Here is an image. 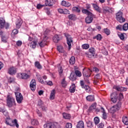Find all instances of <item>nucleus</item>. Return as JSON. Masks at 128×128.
<instances>
[{
	"instance_id": "46",
	"label": "nucleus",
	"mask_w": 128,
	"mask_h": 128,
	"mask_svg": "<svg viewBox=\"0 0 128 128\" xmlns=\"http://www.w3.org/2000/svg\"><path fill=\"white\" fill-rule=\"evenodd\" d=\"M116 30H120L122 32V25L119 24L116 27Z\"/></svg>"
},
{
	"instance_id": "24",
	"label": "nucleus",
	"mask_w": 128,
	"mask_h": 128,
	"mask_svg": "<svg viewBox=\"0 0 128 128\" xmlns=\"http://www.w3.org/2000/svg\"><path fill=\"white\" fill-rule=\"evenodd\" d=\"M70 92L71 93H74V92H76V84H72V86H70Z\"/></svg>"
},
{
	"instance_id": "10",
	"label": "nucleus",
	"mask_w": 128,
	"mask_h": 128,
	"mask_svg": "<svg viewBox=\"0 0 128 128\" xmlns=\"http://www.w3.org/2000/svg\"><path fill=\"white\" fill-rule=\"evenodd\" d=\"M8 74L10 76H14L16 74V67L11 66L8 69Z\"/></svg>"
},
{
	"instance_id": "61",
	"label": "nucleus",
	"mask_w": 128,
	"mask_h": 128,
	"mask_svg": "<svg viewBox=\"0 0 128 128\" xmlns=\"http://www.w3.org/2000/svg\"><path fill=\"white\" fill-rule=\"evenodd\" d=\"M22 44V42L21 40H18L16 42V46H20Z\"/></svg>"
},
{
	"instance_id": "49",
	"label": "nucleus",
	"mask_w": 128,
	"mask_h": 128,
	"mask_svg": "<svg viewBox=\"0 0 128 128\" xmlns=\"http://www.w3.org/2000/svg\"><path fill=\"white\" fill-rule=\"evenodd\" d=\"M84 88L87 92H90V88L88 86L85 85Z\"/></svg>"
},
{
	"instance_id": "7",
	"label": "nucleus",
	"mask_w": 128,
	"mask_h": 128,
	"mask_svg": "<svg viewBox=\"0 0 128 128\" xmlns=\"http://www.w3.org/2000/svg\"><path fill=\"white\" fill-rule=\"evenodd\" d=\"M92 71L90 68H84L83 69V76L85 78H90V75L92 74Z\"/></svg>"
},
{
	"instance_id": "37",
	"label": "nucleus",
	"mask_w": 128,
	"mask_h": 128,
	"mask_svg": "<svg viewBox=\"0 0 128 128\" xmlns=\"http://www.w3.org/2000/svg\"><path fill=\"white\" fill-rule=\"evenodd\" d=\"M45 4L46 6H52V2H50V0H46L45 1Z\"/></svg>"
},
{
	"instance_id": "3",
	"label": "nucleus",
	"mask_w": 128,
	"mask_h": 128,
	"mask_svg": "<svg viewBox=\"0 0 128 128\" xmlns=\"http://www.w3.org/2000/svg\"><path fill=\"white\" fill-rule=\"evenodd\" d=\"M6 104L8 108H12L14 106H16L14 98L10 96H8L7 97Z\"/></svg>"
},
{
	"instance_id": "16",
	"label": "nucleus",
	"mask_w": 128,
	"mask_h": 128,
	"mask_svg": "<svg viewBox=\"0 0 128 128\" xmlns=\"http://www.w3.org/2000/svg\"><path fill=\"white\" fill-rule=\"evenodd\" d=\"M16 24V28H20V26H22V20L20 18L18 19Z\"/></svg>"
},
{
	"instance_id": "59",
	"label": "nucleus",
	"mask_w": 128,
	"mask_h": 128,
	"mask_svg": "<svg viewBox=\"0 0 128 128\" xmlns=\"http://www.w3.org/2000/svg\"><path fill=\"white\" fill-rule=\"evenodd\" d=\"M6 110V107H0V112L3 114Z\"/></svg>"
},
{
	"instance_id": "34",
	"label": "nucleus",
	"mask_w": 128,
	"mask_h": 128,
	"mask_svg": "<svg viewBox=\"0 0 128 128\" xmlns=\"http://www.w3.org/2000/svg\"><path fill=\"white\" fill-rule=\"evenodd\" d=\"M37 44H38V38H35L34 40H33L32 48H36Z\"/></svg>"
},
{
	"instance_id": "15",
	"label": "nucleus",
	"mask_w": 128,
	"mask_h": 128,
	"mask_svg": "<svg viewBox=\"0 0 128 128\" xmlns=\"http://www.w3.org/2000/svg\"><path fill=\"white\" fill-rule=\"evenodd\" d=\"M100 110H101L102 112V118L103 120H106V118H108V115H106V110H104V108L102 107L100 108Z\"/></svg>"
},
{
	"instance_id": "27",
	"label": "nucleus",
	"mask_w": 128,
	"mask_h": 128,
	"mask_svg": "<svg viewBox=\"0 0 128 128\" xmlns=\"http://www.w3.org/2000/svg\"><path fill=\"white\" fill-rule=\"evenodd\" d=\"M61 84L63 88H66V86H68V82L66 81V78H64L63 80H62L61 82Z\"/></svg>"
},
{
	"instance_id": "43",
	"label": "nucleus",
	"mask_w": 128,
	"mask_h": 128,
	"mask_svg": "<svg viewBox=\"0 0 128 128\" xmlns=\"http://www.w3.org/2000/svg\"><path fill=\"white\" fill-rule=\"evenodd\" d=\"M94 122L96 125L100 124V118H98V117H95L94 118Z\"/></svg>"
},
{
	"instance_id": "55",
	"label": "nucleus",
	"mask_w": 128,
	"mask_h": 128,
	"mask_svg": "<svg viewBox=\"0 0 128 128\" xmlns=\"http://www.w3.org/2000/svg\"><path fill=\"white\" fill-rule=\"evenodd\" d=\"M72 128V124L71 123H67L65 128Z\"/></svg>"
},
{
	"instance_id": "6",
	"label": "nucleus",
	"mask_w": 128,
	"mask_h": 128,
	"mask_svg": "<svg viewBox=\"0 0 128 128\" xmlns=\"http://www.w3.org/2000/svg\"><path fill=\"white\" fill-rule=\"evenodd\" d=\"M64 36L66 38L67 40V44L68 46V50H70L72 48V44L74 42V41L72 40V38L70 36V35L68 33H65Z\"/></svg>"
},
{
	"instance_id": "52",
	"label": "nucleus",
	"mask_w": 128,
	"mask_h": 128,
	"mask_svg": "<svg viewBox=\"0 0 128 128\" xmlns=\"http://www.w3.org/2000/svg\"><path fill=\"white\" fill-rule=\"evenodd\" d=\"M38 106H44V102H42V100H38Z\"/></svg>"
},
{
	"instance_id": "64",
	"label": "nucleus",
	"mask_w": 128,
	"mask_h": 128,
	"mask_svg": "<svg viewBox=\"0 0 128 128\" xmlns=\"http://www.w3.org/2000/svg\"><path fill=\"white\" fill-rule=\"evenodd\" d=\"M104 128V124L100 123L98 126V128Z\"/></svg>"
},
{
	"instance_id": "44",
	"label": "nucleus",
	"mask_w": 128,
	"mask_h": 128,
	"mask_svg": "<svg viewBox=\"0 0 128 128\" xmlns=\"http://www.w3.org/2000/svg\"><path fill=\"white\" fill-rule=\"evenodd\" d=\"M75 74L76 76H78V78H80V76H82V72L78 70H76L75 71Z\"/></svg>"
},
{
	"instance_id": "28",
	"label": "nucleus",
	"mask_w": 128,
	"mask_h": 128,
	"mask_svg": "<svg viewBox=\"0 0 128 128\" xmlns=\"http://www.w3.org/2000/svg\"><path fill=\"white\" fill-rule=\"evenodd\" d=\"M122 122L124 123V124L128 126V118L126 116H124L122 117Z\"/></svg>"
},
{
	"instance_id": "41",
	"label": "nucleus",
	"mask_w": 128,
	"mask_h": 128,
	"mask_svg": "<svg viewBox=\"0 0 128 128\" xmlns=\"http://www.w3.org/2000/svg\"><path fill=\"white\" fill-rule=\"evenodd\" d=\"M128 30V24L125 23L124 26H122V30L126 31Z\"/></svg>"
},
{
	"instance_id": "26",
	"label": "nucleus",
	"mask_w": 128,
	"mask_h": 128,
	"mask_svg": "<svg viewBox=\"0 0 128 128\" xmlns=\"http://www.w3.org/2000/svg\"><path fill=\"white\" fill-rule=\"evenodd\" d=\"M69 20H76V16L74 14H70L68 16Z\"/></svg>"
},
{
	"instance_id": "12",
	"label": "nucleus",
	"mask_w": 128,
	"mask_h": 128,
	"mask_svg": "<svg viewBox=\"0 0 128 128\" xmlns=\"http://www.w3.org/2000/svg\"><path fill=\"white\" fill-rule=\"evenodd\" d=\"M114 88L118 92H126V90H128V88L120 86H114Z\"/></svg>"
},
{
	"instance_id": "35",
	"label": "nucleus",
	"mask_w": 128,
	"mask_h": 128,
	"mask_svg": "<svg viewBox=\"0 0 128 128\" xmlns=\"http://www.w3.org/2000/svg\"><path fill=\"white\" fill-rule=\"evenodd\" d=\"M28 42H29L28 46H30V48H32V38L30 37V36L28 37Z\"/></svg>"
},
{
	"instance_id": "32",
	"label": "nucleus",
	"mask_w": 128,
	"mask_h": 128,
	"mask_svg": "<svg viewBox=\"0 0 128 128\" xmlns=\"http://www.w3.org/2000/svg\"><path fill=\"white\" fill-rule=\"evenodd\" d=\"M69 62L70 64H74L76 63V58H74V56H72L70 58L69 60Z\"/></svg>"
},
{
	"instance_id": "29",
	"label": "nucleus",
	"mask_w": 128,
	"mask_h": 128,
	"mask_svg": "<svg viewBox=\"0 0 128 128\" xmlns=\"http://www.w3.org/2000/svg\"><path fill=\"white\" fill-rule=\"evenodd\" d=\"M64 118H65L66 120H70V115L66 113H63L62 114Z\"/></svg>"
},
{
	"instance_id": "4",
	"label": "nucleus",
	"mask_w": 128,
	"mask_h": 128,
	"mask_svg": "<svg viewBox=\"0 0 128 128\" xmlns=\"http://www.w3.org/2000/svg\"><path fill=\"white\" fill-rule=\"evenodd\" d=\"M122 108V102H118L117 104L114 105L112 107L110 110L109 112L110 114H114L116 112H118V110H120V109Z\"/></svg>"
},
{
	"instance_id": "21",
	"label": "nucleus",
	"mask_w": 128,
	"mask_h": 128,
	"mask_svg": "<svg viewBox=\"0 0 128 128\" xmlns=\"http://www.w3.org/2000/svg\"><path fill=\"white\" fill-rule=\"evenodd\" d=\"M86 100H87L88 102H94V96L89 95L86 97Z\"/></svg>"
},
{
	"instance_id": "54",
	"label": "nucleus",
	"mask_w": 128,
	"mask_h": 128,
	"mask_svg": "<svg viewBox=\"0 0 128 128\" xmlns=\"http://www.w3.org/2000/svg\"><path fill=\"white\" fill-rule=\"evenodd\" d=\"M96 38L97 40H102V38L100 34H98Z\"/></svg>"
},
{
	"instance_id": "9",
	"label": "nucleus",
	"mask_w": 128,
	"mask_h": 128,
	"mask_svg": "<svg viewBox=\"0 0 128 128\" xmlns=\"http://www.w3.org/2000/svg\"><path fill=\"white\" fill-rule=\"evenodd\" d=\"M58 123L56 122H49L44 124V128H56Z\"/></svg>"
},
{
	"instance_id": "40",
	"label": "nucleus",
	"mask_w": 128,
	"mask_h": 128,
	"mask_svg": "<svg viewBox=\"0 0 128 128\" xmlns=\"http://www.w3.org/2000/svg\"><path fill=\"white\" fill-rule=\"evenodd\" d=\"M36 80H32V90H36Z\"/></svg>"
},
{
	"instance_id": "30",
	"label": "nucleus",
	"mask_w": 128,
	"mask_h": 128,
	"mask_svg": "<svg viewBox=\"0 0 128 128\" xmlns=\"http://www.w3.org/2000/svg\"><path fill=\"white\" fill-rule=\"evenodd\" d=\"M59 40H60V39L58 35L56 34L53 37V42H58Z\"/></svg>"
},
{
	"instance_id": "17",
	"label": "nucleus",
	"mask_w": 128,
	"mask_h": 128,
	"mask_svg": "<svg viewBox=\"0 0 128 128\" xmlns=\"http://www.w3.org/2000/svg\"><path fill=\"white\" fill-rule=\"evenodd\" d=\"M76 128H84V121H79L76 125Z\"/></svg>"
},
{
	"instance_id": "58",
	"label": "nucleus",
	"mask_w": 128,
	"mask_h": 128,
	"mask_svg": "<svg viewBox=\"0 0 128 128\" xmlns=\"http://www.w3.org/2000/svg\"><path fill=\"white\" fill-rule=\"evenodd\" d=\"M32 122L34 126H38V122L36 120H33Z\"/></svg>"
},
{
	"instance_id": "18",
	"label": "nucleus",
	"mask_w": 128,
	"mask_h": 128,
	"mask_svg": "<svg viewBox=\"0 0 128 128\" xmlns=\"http://www.w3.org/2000/svg\"><path fill=\"white\" fill-rule=\"evenodd\" d=\"M4 24H6V20L4 18H0V28L2 29L4 28Z\"/></svg>"
},
{
	"instance_id": "50",
	"label": "nucleus",
	"mask_w": 128,
	"mask_h": 128,
	"mask_svg": "<svg viewBox=\"0 0 128 128\" xmlns=\"http://www.w3.org/2000/svg\"><path fill=\"white\" fill-rule=\"evenodd\" d=\"M104 32H105L107 36H110V31L108 28L104 29Z\"/></svg>"
},
{
	"instance_id": "13",
	"label": "nucleus",
	"mask_w": 128,
	"mask_h": 128,
	"mask_svg": "<svg viewBox=\"0 0 128 128\" xmlns=\"http://www.w3.org/2000/svg\"><path fill=\"white\" fill-rule=\"evenodd\" d=\"M94 14H93L92 16H88L86 18V22L87 24H92V20H94Z\"/></svg>"
},
{
	"instance_id": "8",
	"label": "nucleus",
	"mask_w": 128,
	"mask_h": 128,
	"mask_svg": "<svg viewBox=\"0 0 128 128\" xmlns=\"http://www.w3.org/2000/svg\"><path fill=\"white\" fill-rule=\"evenodd\" d=\"M17 78L21 80H28L30 78V75L26 73H18L17 74Z\"/></svg>"
},
{
	"instance_id": "1",
	"label": "nucleus",
	"mask_w": 128,
	"mask_h": 128,
	"mask_svg": "<svg viewBox=\"0 0 128 128\" xmlns=\"http://www.w3.org/2000/svg\"><path fill=\"white\" fill-rule=\"evenodd\" d=\"M14 94L16 97V100L18 104H22V102L24 100V97H22V95L20 92V87L15 86L14 88Z\"/></svg>"
},
{
	"instance_id": "57",
	"label": "nucleus",
	"mask_w": 128,
	"mask_h": 128,
	"mask_svg": "<svg viewBox=\"0 0 128 128\" xmlns=\"http://www.w3.org/2000/svg\"><path fill=\"white\" fill-rule=\"evenodd\" d=\"M118 36L122 40H124V35L120 33V34H119Z\"/></svg>"
},
{
	"instance_id": "20",
	"label": "nucleus",
	"mask_w": 128,
	"mask_h": 128,
	"mask_svg": "<svg viewBox=\"0 0 128 128\" xmlns=\"http://www.w3.org/2000/svg\"><path fill=\"white\" fill-rule=\"evenodd\" d=\"M62 6H66L67 8H69L70 6H72L70 3L68 2H66L64 0H63L61 2Z\"/></svg>"
},
{
	"instance_id": "48",
	"label": "nucleus",
	"mask_w": 128,
	"mask_h": 128,
	"mask_svg": "<svg viewBox=\"0 0 128 128\" xmlns=\"http://www.w3.org/2000/svg\"><path fill=\"white\" fill-rule=\"evenodd\" d=\"M90 52L91 54H96V50H94V48H91L89 49V52Z\"/></svg>"
},
{
	"instance_id": "22",
	"label": "nucleus",
	"mask_w": 128,
	"mask_h": 128,
	"mask_svg": "<svg viewBox=\"0 0 128 128\" xmlns=\"http://www.w3.org/2000/svg\"><path fill=\"white\" fill-rule=\"evenodd\" d=\"M82 12L83 14H87V16H94V14H92V12H90V11H88V10L86 9L82 10Z\"/></svg>"
},
{
	"instance_id": "62",
	"label": "nucleus",
	"mask_w": 128,
	"mask_h": 128,
	"mask_svg": "<svg viewBox=\"0 0 128 128\" xmlns=\"http://www.w3.org/2000/svg\"><path fill=\"white\" fill-rule=\"evenodd\" d=\"M99 82H100V80H96V79H94V84H95L96 86H98V84Z\"/></svg>"
},
{
	"instance_id": "2",
	"label": "nucleus",
	"mask_w": 128,
	"mask_h": 128,
	"mask_svg": "<svg viewBox=\"0 0 128 128\" xmlns=\"http://www.w3.org/2000/svg\"><path fill=\"white\" fill-rule=\"evenodd\" d=\"M6 124L8 126H16L17 128H19V125L18 123V120L16 119L12 120H10V118L7 117L6 120Z\"/></svg>"
},
{
	"instance_id": "11",
	"label": "nucleus",
	"mask_w": 128,
	"mask_h": 128,
	"mask_svg": "<svg viewBox=\"0 0 128 128\" xmlns=\"http://www.w3.org/2000/svg\"><path fill=\"white\" fill-rule=\"evenodd\" d=\"M111 101L114 104H116L118 102V94L116 92H113L111 94L110 96Z\"/></svg>"
},
{
	"instance_id": "31",
	"label": "nucleus",
	"mask_w": 128,
	"mask_h": 128,
	"mask_svg": "<svg viewBox=\"0 0 128 128\" xmlns=\"http://www.w3.org/2000/svg\"><path fill=\"white\" fill-rule=\"evenodd\" d=\"M46 44H48V42H46L44 40L39 43V45L40 48H44L45 46H46Z\"/></svg>"
},
{
	"instance_id": "42",
	"label": "nucleus",
	"mask_w": 128,
	"mask_h": 128,
	"mask_svg": "<svg viewBox=\"0 0 128 128\" xmlns=\"http://www.w3.org/2000/svg\"><path fill=\"white\" fill-rule=\"evenodd\" d=\"M38 80H39L40 84H46V82H44L42 78L38 77Z\"/></svg>"
},
{
	"instance_id": "25",
	"label": "nucleus",
	"mask_w": 128,
	"mask_h": 128,
	"mask_svg": "<svg viewBox=\"0 0 128 128\" xmlns=\"http://www.w3.org/2000/svg\"><path fill=\"white\" fill-rule=\"evenodd\" d=\"M56 96V90H54L51 92L50 95V100H54V97Z\"/></svg>"
},
{
	"instance_id": "63",
	"label": "nucleus",
	"mask_w": 128,
	"mask_h": 128,
	"mask_svg": "<svg viewBox=\"0 0 128 128\" xmlns=\"http://www.w3.org/2000/svg\"><path fill=\"white\" fill-rule=\"evenodd\" d=\"M4 28H6V30H8L10 28V24L6 23L4 25Z\"/></svg>"
},
{
	"instance_id": "36",
	"label": "nucleus",
	"mask_w": 128,
	"mask_h": 128,
	"mask_svg": "<svg viewBox=\"0 0 128 128\" xmlns=\"http://www.w3.org/2000/svg\"><path fill=\"white\" fill-rule=\"evenodd\" d=\"M57 50L59 52H64V50L62 46H57Z\"/></svg>"
},
{
	"instance_id": "53",
	"label": "nucleus",
	"mask_w": 128,
	"mask_h": 128,
	"mask_svg": "<svg viewBox=\"0 0 128 128\" xmlns=\"http://www.w3.org/2000/svg\"><path fill=\"white\" fill-rule=\"evenodd\" d=\"M70 11L67 9H64L63 14H70Z\"/></svg>"
},
{
	"instance_id": "19",
	"label": "nucleus",
	"mask_w": 128,
	"mask_h": 128,
	"mask_svg": "<svg viewBox=\"0 0 128 128\" xmlns=\"http://www.w3.org/2000/svg\"><path fill=\"white\" fill-rule=\"evenodd\" d=\"M85 56H86V58H94V54H93L92 53H90V52H87L85 53Z\"/></svg>"
},
{
	"instance_id": "39",
	"label": "nucleus",
	"mask_w": 128,
	"mask_h": 128,
	"mask_svg": "<svg viewBox=\"0 0 128 128\" xmlns=\"http://www.w3.org/2000/svg\"><path fill=\"white\" fill-rule=\"evenodd\" d=\"M69 78L70 80H72V82H74V80H76V76L74 75V74H70Z\"/></svg>"
},
{
	"instance_id": "45",
	"label": "nucleus",
	"mask_w": 128,
	"mask_h": 128,
	"mask_svg": "<svg viewBox=\"0 0 128 128\" xmlns=\"http://www.w3.org/2000/svg\"><path fill=\"white\" fill-rule=\"evenodd\" d=\"M72 10L73 12H80V8L76 6L73 7Z\"/></svg>"
},
{
	"instance_id": "33",
	"label": "nucleus",
	"mask_w": 128,
	"mask_h": 128,
	"mask_svg": "<svg viewBox=\"0 0 128 128\" xmlns=\"http://www.w3.org/2000/svg\"><path fill=\"white\" fill-rule=\"evenodd\" d=\"M87 126L88 128H94V122L91 121H87L86 122Z\"/></svg>"
},
{
	"instance_id": "56",
	"label": "nucleus",
	"mask_w": 128,
	"mask_h": 128,
	"mask_svg": "<svg viewBox=\"0 0 128 128\" xmlns=\"http://www.w3.org/2000/svg\"><path fill=\"white\" fill-rule=\"evenodd\" d=\"M2 114L4 116H6V118H10V116H8V110H6L5 112Z\"/></svg>"
},
{
	"instance_id": "38",
	"label": "nucleus",
	"mask_w": 128,
	"mask_h": 128,
	"mask_svg": "<svg viewBox=\"0 0 128 128\" xmlns=\"http://www.w3.org/2000/svg\"><path fill=\"white\" fill-rule=\"evenodd\" d=\"M96 104L94 103L92 104V106L89 108V110H96Z\"/></svg>"
},
{
	"instance_id": "60",
	"label": "nucleus",
	"mask_w": 128,
	"mask_h": 128,
	"mask_svg": "<svg viewBox=\"0 0 128 128\" xmlns=\"http://www.w3.org/2000/svg\"><path fill=\"white\" fill-rule=\"evenodd\" d=\"M44 5H42L40 4H38L36 6V8L38 10H40V8H44Z\"/></svg>"
},
{
	"instance_id": "47",
	"label": "nucleus",
	"mask_w": 128,
	"mask_h": 128,
	"mask_svg": "<svg viewBox=\"0 0 128 128\" xmlns=\"http://www.w3.org/2000/svg\"><path fill=\"white\" fill-rule=\"evenodd\" d=\"M90 48V45L88 44H84L82 45V48L83 50H88Z\"/></svg>"
},
{
	"instance_id": "5",
	"label": "nucleus",
	"mask_w": 128,
	"mask_h": 128,
	"mask_svg": "<svg viewBox=\"0 0 128 128\" xmlns=\"http://www.w3.org/2000/svg\"><path fill=\"white\" fill-rule=\"evenodd\" d=\"M124 14L122 12H118L116 14V20L119 22L122 23L126 22V19L122 17Z\"/></svg>"
},
{
	"instance_id": "51",
	"label": "nucleus",
	"mask_w": 128,
	"mask_h": 128,
	"mask_svg": "<svg viewBox=\"0 0 128 128\" xmlns=\"http://www.w3.org/2000/svg\"><path fill=\"white\" fill-rule=\"evenodd\" d=\"M18 34V30L17 29H14L12 32V34Z\"/></svg>"
},
{
	"instance_id": "23",
	"label": "nucleus",
	"mask_w": 128,
	"mask_h": 128,
	"mask_svg": "<svg viewBox=\"0 0 128 128\" xmlns=\"http://www.w3.org/2000/svg\"><path fill=\"white\" fill-rule=\"evenodd\" d=\"M34 66L38 68V70H42V66L40 64L39 62L36 61L34 63Z\"/></svg>"
},
{
	"instance_id": "14",
	"label": "nucleus",
	"mask_w": 128,
	"mask_h": 128,
	"mask_svg": "<svg viewBox=\"0 0 128 128\" xmlns=\"http://www.w3.org/2000/svg\"><path fill=\"white\" fill-rule=\"evenodd\" d=\"M92 4L95 10H96V12H98L102 14V8H100L98 4H94V3H92Z\"/></svg>"
}]
</instances>
